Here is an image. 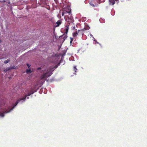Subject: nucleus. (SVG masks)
I'll list each match as a JSON object with an SVG mask.
<instances>
[{"instance_id": "nucleus-1", "label": "nucleus", "mask_w": 147, "mask_h": 147, "mask_svg": "<svg viewBox=\"0 0 147 147\" xmlns=\"http://www.w3.org/2000/svg\"><path fill=\"white\" fill-rule=\"evenodd\" d=\"M57 67L51 66L47 69L46 73H43L40 76V78L37 80V86H41L44 83L45 79L50 76L53 74L52 72L54 70L55 68H57Z\"/></svg>"}, {"instance_id": "nucleus-2", "label": "nucleus", "mask_w": 147, "mask_h": 147, "mask_svg": "<svg viewBox=\"0 0 147 147\" xmlns=\"http://www.w3.org/2000/svg\"><path fill=\"white\" fill-rule=\"evenodd\" d=\"M36 90L37 89L36 88V86L33 88H31L30 89L28 90L26 92L27 94H26L24 97L21 99H19L18 100H20V101L22 100H25L27 96H30L31 94H33L34 92H36Z\"/></svg>"}, {"instance_id": "nucleus-3", "label": "nucleus", "mask_w": 147, "mask_h": 147, "mask_svg": "<svg viewBox=\"0 0 147 147\" xmlns=\"http://www.w3.org/2000/svg\"><path fill=\"white\" fill-rule=\"evenodd\" d=\"M63 9L66 13H68L70 15L71 14V9L70 7L67 6L66 8Z\"/></svg>"}, {"instance_id": "nucleus-4", "label": "nucleus", "mask_w": 147, "mask_h": 147, "mask_svg": "<svg viewBox=\"0 0 147 147\" xmlns=\"http://www.w3.org/2000/svg\"><path fill=\"white\" fill-rule=\"evenodd\" d=\"M80 34L82 35L83 34V31L82 30H79L78 31H76V32L73 33V35L74 37H75L79 34Z\"/></svg>"}, {"instance_id": "nucleus-5", "label": "nucleus", "mask_w": 147, "mask_h": 147, "mask_svg": "<svg viewBox=\"0 0 147 147\" xmlns=\"http://www.w3.org/2000/svg\"><path fill=\"white\" fill-rule=\"evenodd\" d=\"M67 37V35L65 34H63L62 35L59 37V38H61V40L62 41L64 42L66 38Z\"/></svg>"}, {"instance_id": "nucleus-6", "label": "nucleus", "mask_w": 147, "mask_h": 147, "mask_svg": "<svg viewBox=\"0 0 147 147\" xmlns=\"http://www.w3.org/2000/svg\"><path fill=\"white\" fill-rule=\"evenodd\" d=\"M67 20V21L69 22V24H70L71 22H73L74 21L73 18L71 16H70L69 18L68 17Z\"/></svg>"}, {"instance_id": "nucleus-7", "label": "nucleus", "mask_w": 147, "mask_h": 147, "mask_svg": "<svg viewBox=\"0 0 147 147\" xmlns=\"http://www.w3.org/2000/svg\"><path fill=\"white\" fill-rule=\"evenodd\" d=\"M20 101V100H18L15 104L14 105H13V107H12V109H11L9 111H10L11 110H12L17 105L18 103Z\"/></svg>"}, {"instance_id": "nucleus-8", "label": "nucleus", "mask_w": 147, "mask_h": 147, "mask_svg": "<svg viewBox=\"0 0 147 147\" xmlns=\"http://www.w3.org/2000/svg\"><path fill=\"white\" fill-rule=\"evenodd\" d=\"M61 20H59L57 21L56 23L57 25L56 26V27H58L59 26V25L61 23Z\"/></svg>"}, {"instance_id": "nucleus-9", "label": "nucleus", "mask_w": 147, "mask_h": 147, "mask_svg": "<svg viewBox=\"0 0 147 147\" xmlns=\"http://www.w3.org/2000/svg\"><path fill=\"white\" fill-rule=\"evenodd\" d=\"M119 0H109L110 4L113 5L114 4L115 1H118Z\"/></svg>"}, {"instance_id": "nucleus-10", "label": "nucleus", "mask_w": 147, "mask_h": 147, "mask_svg": "<svg viewBox=\"0 0 147 147\" xmlns=\"http://www.w3.org/2000/svg\"><path fill=\"white\" fill-rule=\"evenodd\" d=\"M69 25H67L66 26V28L65 29V34H67L68 31L69 30Z\"/></svg>"}, {"instance_id": "nucleus-11", "label": "nucleus", "mask_w": 147, "mask_h": 147, "mask_svg": "<svg viewBox=\"0 0 147 147\" xmlns=\"http://www.w3.org/2000/svg\"><path fill=\"white\" fill-rule=\"evenodd\" d=\"M10 70V67H7V68L4 69V71L5 72H7V71H9Z\"/></svg>"}, {"instance_id": "nucleus-12", "label": "nucleus", "mask_w": 147, "mask_h": 147, "mask_svg": "<svg viewBox=\"0 0 147 147\" xmlns=\"http://www.w3.org/2000/svg\"><path fill=\"white\" fill-rule=\"evenodd\" d=\"M7 113V112L6 111L4 112V113ZM0 116L2 117H3L4 116V113H1L0 112Z\"/></svg>"}, {"instance_id": "nucleus-13", "label": "nucleus", "mask_w": 147, "mask_h": 147, "mask_svg": "<svg viewBox=\"0 0 147 147\" xmlns=\"http://www.w3.org/2000/svg\"><path fill=\"white\" fill-rule=\"evenodd\" d=\"M31 71L30 69H26V72L27 73H31Z\"/></svg>"}, {"instance_id": "nucleus-14", "label": "nucleus", "mask_w": 147, "mask_h": 147, "mask_svg": "<svg viewBox=\"0 0 147 147\" xmlns=\"http://www.w3.org/2000/svg\"><path fill=\"white\" fill-rule=\"evenodd\" d=\"M9 61H10L9 60H7L5 61H4V63L5 64H6V63H8V62H9Z\"/></svg>"}, {"instance_id": "nucleus-15", "label": "nucleus", "mask_w": 147, "mask_h": 147, "mask_svg": "<svg viewBox=\"0 0 147 147\" xmlns=\"http://www.w3.org/2000/svg\"><path fill=\"white\" fill-rule=\"evenodd\" d=\"M62 11L63 12L62 13V15L63 16L64 14H65L66 13H65V12L64 11V10L63 9H62Z\"/></svg>"}, {"instance_id": "nucleus-16", "label": "nucleus", "mask_w": 147, "mask_h": 147, "mask_svg": "<svg viewBox=\"0 0 147 147\" xmlns=\"http://www.w3.org/2000/svg\"><path fill=\"white\" fill-rule=\"evenodd\" d=\"M73 70L75 71V72H76V71L77 70V69L76 68V66H74V67Z\"/></svg>"}, {"instance_id": "nucleus-17", "label": "nucleus", "mask_w": 147, "mask_h": 147, "mask_svg": "<svg viewBox=\"0 0 147 147\" xmlns=\"http://www.w3.org/2000/svg\"><path fill=\"white\" fill-rule=\"evenodd\" d=\"M10 70L11 69H16V67L15 66H13L12 67H10Z\"/></svg>"}, {"instance_id": "nucleus-18", "label": "nucleus", "mask_w": 147, "mask_h": 147, "mask_svg": "<svg viewBox=\"0 0 147 147\" xmlns=\"http://www.w3.org/2000/svg\"><path fill=\"white\" fill-rule=\"evenodd\" d=\"M53 37L56 39H57L58 38V37L55 34H54Z\"/></svg>"}, {"instance_id": "nucleus-19", "label": "nucleus", "mask_w": 147, "mask_h": 147, "mask_svg": "<svg viewBox=\"0 0 147 147\" xmlns=\"http://www.w3.org/2000/svg\"><path fill=\"white\" fill-rule=\"evenodd\" d=\"M70 43L71 44L72 43L73 40V38L70 37Z\"/></svg>"}, {"instance_id": "nucleus-20", "label": "nucleus", "mask_w": 147, "mask_h": 147, "mask_svg": "<svg viewBox=\"0 0 147 147\" xmlns=\"http://www.w3.org/2000/svg\"><path fill=\"white\" fill-rule=\"evenodd\" d=\"M27 65L28 67V68H29L30 67V65L29 64H27Z\"/></svg>"}, {"instance_id": "nucleus-21", "label": "nucleus", "mask_w": 147, "mask_h": 147, "mask_svg": "<svg viewBox=\"0 0 147 147\" xmlns=\"http://www.w3.org/2000/svg\"><path fill=\"white\" fill-rule=\"evenodd\" d=\"M42 89H40V91L39 92V93L40 94H41L42 92Z\"/></svg>"}, {"instance_id": "nucleus-22", "label": "nucleus", "mask_w": 147, "mask_h": 147, "mask_svg": "<svg viewBox=\"0 0 147 147\" xmlns=\"http://www.w3.org/2000/svg\"><path fill=\"white\" fill-rule=\"evenodd\" d=\"M41 69L40 67L37 68V70H39Z\"/></svg>"}, {"instance_id": "nucleus-23", "label": "nucleus", "mask_w": 147, "mask_h": 147, "mask_svg": "<svg viewBox=\"0 0 147 147\" xmlns=\"http://www.w3.org/2000/svg\"><path fill=\"white\" fill-rule=\"evenodd\" d=\"M0 2H6L5 1V0H3V1H0Z\"/></svg>"}, {"instance_id": "nucleus-24", "label": "nucleus", "mask_w": 147, "mask_h": 147, "mask_svg": "<svg viewBox=\"0 0 147 147\" xmlns=\"http://www.w3.org/2000/svg\"><path fill=\"white\" fill-rule=\"evenodd\" d=\"M44 0H41V3L40 4H42L43 2V1Z\"/></svg>"}, {"instance_id": "nucleus-25", "label": "nucleus", "mask_w": 147, "mask_h": 147, "mask_svg": "<svg viewBox=\"0 0 147 147\" xmlns=\"http://www.w3.org/2000/svg\"><path fill=\"white\" fill-rule=\"evenodd\" d=\"M54 1H55L56 2H57V1H58L57 0H54Z\"/></svg>"}, {"instance_id": "nucleus-26", "label": "nucleus", "mask_w": 147, "mask_h": 147, "mask_svg": "<svg viewBox=\"0 0 147 147\" xmlns=\"http://www.w3.org/2000/svg\"><path fill=\"white\" fill-rule=\"evenodd\" d=\"M9 79H10V80L11 79V77H9Z\"/></svg>"}, {"instance_id": "nucleus-27", "label": "nucleus", "mask_w": 147, "mask_h": 147, "mask_svg": "<svg viewBox=\"0 0 147 147\" xmlns=\"http://www.w3.org/2000/svg\"><path fill=\"white\" fill-rule=\"evenodd\" d=\"M1 42V40L0 39V43Z\"/></svg>"}, {"instance_id": "nucleus-28", "label": "nucleus", "mask_w": 147, "mask_h": 147, "mask_svg": "<svg viewBox=\"0 0 147 147\" xmlns=\"http://www.w3.org/2000/svg\"><path fill=\"white\" fill-rule=\"evenodd\" d=\"M27 98H29V97H27Z\"/></svg>"}]
</instances>
